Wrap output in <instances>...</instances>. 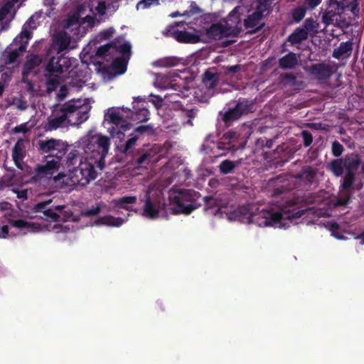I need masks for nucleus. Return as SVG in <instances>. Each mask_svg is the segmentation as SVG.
<instances>
[{"label":"nucleus","mask_w":364,"mask_h":364,"mask_svg":"<svg viewBox=\"0 0 364 364\" xmlns=\"http://www.w3.org/2000/svg\"><path fill=\"white\" fill-rule=\"evenodd\" d=\"M206 35L214 40H220L225 37H230L226 31L224 25L221 23H213L206 29Z\"/></svg>","instance_id":"nucleus-18"},{"label":"nucleus","mask_w":364,"mask_h":364,"mask_svg":"<svg viewBox=\"0 0 364 364\" xmlns=\"http://www.w3.org/2000/svg\"><path fill=\"white\" fill-rule=\"evenodd\" d=\"M176 85H173V87L164 95V99L170 103H179L181 98H184L186 95L181 90H178Z\"/></svg>","instance_id":"nucleus-26"},{"label":"nucleus","mask_w":364,"mask_h":364,"mask_svg":"<svg viewBox=\"0 0 364 364\" xmlns=\"http://www.w3.org/2000/svg\"><path fill=\"white\" fill-rule=\"evenodd\" d=\"M27 48L26 43H21L18 48H16L11 51L5 52L4 54V63L5 64H11L15 63L20 56V53L25 52Z\"/></svg>","instance_id":"nucleus-25"},{"label":"nucleus","mask_w":364,"mask_h":364,"mask_svg":"<svg viewBox=\"0 0 364 364\" xmlns=\"http://www.w3.org/2000/svg\"><path fill=\"white\" fill-rule=\"evenodd\" d=\"M343 159L346 172L356 173L361 165L360 156L355 153H350L346 154Z\"/></svg>","instance_id":"nucleus-17"},{"label":"nucleus","mask_w":364,"mask_h":364,"mask_svg":"<svg viewBox=\"0 0 364 364\" xmlns=\"http://www.w3.org/2000/svg\"><path fill=\"white\" fill-rule=\"evenodd\" d=\"M344 169L345 166L343 158L333 159L328 164V170L336 177L341 176L343 174Z\"/></svg>","instance_id":"nucleus-31"},{"label":"nucleus","mask_w":364,"mask_h":364,"mask_svg":"<svg viewBox=\"0 0 364 364\" xmlns=\"http://www.w3.org/2000/svg\"><path fill=\"white\" fill-rule=\"evenodd\" d=\"M327 7L322 15V22L328 26L337 21L338 17L345 11V4L337 0H326Z\"/></svg>","instance_id":"nucleus-10"},{"label":"nucleus","mask_w":364,"mask_h":364,"mask_svg":"<svg viewBox=\"0 0 364 364\" xmlns=\"http://www.w3.org/2000/svg\"><path fill=\"white\" fill-rule=\"evenodd\" d=\"M38 150L41 154H47L49 155L51 151H57L55 153V160L58 161V166L63 156L68 151V144H65L60 139H55L53 138L48 139L46 140H39L38 142Z\"/></svg>","instance_id":"nucleus-7"},{"label":"nucleus","mask_w":364,"mask_h":364,"mask_svg":"<svg viewBox=\"0 0 364 364\" xmlns=\"http://www.w3.org/2000/svg\"><path fill=\"white\" fill-rule=\"evenodd\" d=\"M85 151L86 149L84 150L83 149L80 148H73L70 151H68L66 161L68 166L76 167L75 165L77 164H79L80 161H82V159H85L84 154L86 153Z\"/></svg>","instance_id":"nucleus-22"},{"label":"nucleus","mask_w":364,"mask_h":364,"mask_svg":"<svg viewBox=\"0 0 364 364\" xmlns=\"http://www.w3.org/2000/svg\"><path fill=\"white\" fill-rule=\"evenodd\" d=\"M202 9L197 5V4L195 1H192L189 9L187 11H185L182 15L183 16H191L194 14H200L202 13Z\"/></svg>","instance_id":"nucleus-49"},{"label":"nucleus","mask_w":364,"mask_h":364,"mask_svg":"<svg viewBox=\"0 0 364 364\" xmlns=\"http://www.w3.org/2000/svg\"><path fill=\"white\" fill-rule=\"evenodd\" d=\"M144 211L145 215L149 218H156L159 215V210L154 205L149 193L146 194V201Z\"/></svg>","instance_id":"nucleus-32"},{"label":"nucleus","mask_w":364,"mask_h":364,"mask_svg":"<svg viewBox=\"0 0 364 364\" xmlns=\"http://www.w3.org/2000/svg\"><path fill=\"white\" fill-rule=\"evenodd\" d=\"M149 111L146 108H139L135 112L134 119L141 122H146L149 119Z\"/></svg>","instance_id":"nucleus-44"},{"label":"nucleus","mask_w":364,"mask_h":364,"mask_svg":"<svg viewBox=\"0 0 364 364\" xmlns=\"http://www.w3.org/2000/svg\"><path fill=\"white\" fill-rule=\"evenodd\" d=\"M105 119L112 125L109 130L113 136L120 137V134L124 135V132L130 129L132 127V124L114 109H109L105 115Z\"/></svg>","instance_id":"nucleus-8"},{"label":"nucleus","mask_w":364,"mask_h":364,"mask_svg":"<svg viewBox=\"0 0 364 364\" xmlns=\"http://www.w3.org/2000/svg\"><path fill=\"white\" fill-rule=\"evenodd\" d=\"M239 212L247 219L249 223L256 224L259 227L275 225L284 218L283 213L280 211L262 210L257 213H253L247 208L241 207L239 208Z\"/></svg>","instance_id":"nucleus-5"},{"label":"nucleus","mask_w":364,"mask_h":364,"mask_svg":"<svg viewBox=\"0 0 364 364\" xmlns=\"http://www.w3.org/2000/svg\"><path fill=\"white\" fill-rule=\"evenodd\" d=\"M298 65V58L296 53L289 52L279 60V66L282 69H293Z\"/></svg>","instance_id":"nucleus-23"},{"label":"nucleus","mask_w":364,"mask_h":364,"mask_svg":"<svg viewBox=\"0 0 364 364\" xmlns=\"http://www.w3.org/2000/svg\"><path fill=\"white\" fill-rule=\"evenodd\" d=\"M307 38L308 33L306 31L301 27H298L288 36L287 41H289L291 45H296L300 44Z\"/></svg>","instance_id":"nucleus-27"},{"label":"nucleus","mask_w":364,"mask_h":364,"mask_svg":"<svg viewBox=\"0 0 364 364\" xmlns=\"http://www.w3.org/2000/svg\"><path fill=\"white\" fill-rule=\"evenodd\" d=\"M200 194L193 189H173L168 191L169 205L163 204V209L171 215H189L198 208L201 203L198 202Z\"/></svg>","instance_id":"nucleus-2"},{"label":"nucleus","mask_w":364,"mask_h":364,"mask_svg":"<svg viewBox=\"0 0 364 364\" xmlns=\"http://www.w3.org/2000/svg\"><path fill=\"white\" fill-rule=\"evenodd\" d=\"M316 176V171L310 166H303L301 171L295 175L296 179L311 183Z\"/></svg>","instance_id":"nucleus-28"},{"label":"nucleus","mask_w":364,"mask_h":364,"mask_svg":"<svg viewBox=\"0 0 364 364\" xmlns=\"http://www.w3.org/2000/svg\"><path fill=\"white\" fill-rule=\"evenodd\" d=\"M136 201V196H123L114 200V206L116 208L129 210L128 205L134 203Z\"/></svg>","instance_id":"nucleus-36"},{"label":"nucleus","mask_w":364,"mask_h":364,"mask_svg":"<svg viewBox=\"0 0 364 364\" xmlns=\"http://www.w3.org/2000/svg\"><path fill=\"white\" fill-rule=\"evenodd\" d=\"M280 81L284 85H296V77L294 74L291 73H283L280 75Z\"/></svg>","instance_id":"nucleus-43"},{"label":"nucleus","mask_w":364,"mask_h":364,"mask_svg":"<svg viewBox=\"0 0 364 364\" xmlns=\"http://www.w3.org/2000/svg\"><path fill=\"white\" fill-rule=\"evenodd\" d=\"M184 21L174 22V23L168 25L162 32L166 37H172L179 43H196L199 42V36L189 33L186 31H178L176 27L180 25H184Z\"/></svg>","instance_id":"nucleus-9"},{"label":"nucleus","mask_w":364,"mask_h":364,"mask_svg":"<svg viewBox=\"0 0 364 364\" xmlns=\"http://www.w3.org/2000/svg\"><path fill=\"white\" fill-rule=\"evenodd\" d=\"M203 202L205 211H210V213L213 214H216L219 211L218 201L213 196H205L203 198Z\"/></svg>","instance_id":"nucleus-34"},{"label":"nucleus","mask_w":364,"mask_h":364,"mask_svg":"<svg viewBox=\"0 0 364 364\" xmlns=\"http://www.w3.org/2000/svg\"><path fill=\"white\" fill-rule=\"evenodd\" d=\"M344 150L343 146L338 141H334L331 146V152L333 156L339 157Z\"/></svg>","instance_id":"nucleus-47"},{"label":"nucleus","mask_w":364,"mask_h":364,"mask_svg":"<svg viewBox=\"0 0 364 364\" xmlns=\"http://www.w3.org/2000/svg\"><path fill=\"white\" fill-rule=\"evenodd\" d=\"M198 112V109L197 108H193L191 109H183V117L184 119L187 118V120L184 123L190 126H193V124L192 119L196 117Z\"/></svg>","instance_id":"nucleus-41"},{"label":"nucleus","mask_w":364,"mask_h":364,"mask_svg":"<svg viewBox=\"0 0 364 364\" xmlns=\"http://www.w3.org/2000/svg\"><path fill=\"white\" fill-rule=\"evenodd\" d=\"M158 63L160 66L170 68L176 65L177 60L174 58H166L160 60Z\"/></svg>","instance_id":"nucleus-53"},{"label":"nucleus","mask_w":364,"mask_h":364,"mask_svg":"<svg viewBox=\"0 0 364 364\" xmlns=\"http://www.w3.org/2000/svg\"><path fill=\"white\" fill-rule=\"evenodd\" d=\"M24 141L22 139H18L16 142L12 150V159L14 164L17 167H20L21 164L25 157L24 151Z\"/></svg>","instance_id":"nucleus-20"},{"label":"nucleus","mask_w":364,"mask_h":364,"mask_svg":"<svg viewBox=\"0 0 364 364\" xmlns=\"http://www.w3.org/2000/svg\"><path fill=\"white\" fill-rule=\"evenodd\" d=\"M291 188L287 187L285 184L282 185L281 186L276 187L273 191L274 196H279L281 194L284 193L287 191H289Z\"/></svg>","instance_id":"nucleus-60"},{"label":"nucleus","mask_w":364,"mask_h":364,"mask_svg":"<svg viewBox=\"0 0 364 364\" xmlns=\"http://www.w3.org/2000/svg\"><path fill=\"white\" fill-rule=\"evenodd\" d=\"M159 4V0H141L137 4V9L141 7L142 9H147L152 5Z\"/></svg>","instance_id":"nucleus-54"},{"label":"nucleus","mask_w":364,"mask_h":364,"mask_svg":"<svg viewBox=\"0 0 364 364\" xmlns=\"http://www.w3.org/2000/svg\"><path fill=\"white\" fill-rule=\"evenodd\" d=\"M100 221L102 222V224L109 226L119 227L124 223V220L120 217L115 218L112 215H109L101 218Z\"/></svg>","instance_id":"nucleus-37"},{"label":"nucleus","mask_w":364,"mask_h":364,"mask_svg":"<svg viewBox=\"0 0 364 364\" xmlns=\"http://www.w3.org/2000/svg\"><path fill=\"white\" fill-rule=\"evenodd\" d=\"M42 62V59L37 55L31 54L27 56L26 61L23 64V74L30 73L35 68L38 67Z\"/></svg>","instance_id":"nucleus-29"},{"label":"nucleus","mask_w":364,"mask_h":364,"mask_svg":"<svg viewBox=\"0 0 364 364\" xmlns=\"http://www.w3.org/2000/svg\"><path fill=\"white\" fill-rule=\"evenodd\" d=\"M133 134H137L138 136L139 134L152 136L155 134V130L151 124L141 125L134 129Z\"/></svg>","instance_id":"nucleus-38"},{"label":"nucleus","mask_w":364,"mask_h":364,"mask_svg":"<svg viewBox=\"0 0 364 364\" xmlns=\"http://www.w3.org/2000/svg\"><path fill=\"white\" fill-rule=\"evenodd\" d=\"M114 45H115V42H112L110 43L100 46L96 51L97 56L100 58H105L108 55L109 49L111 48H114Z\"/></svg>","instance_id":"nucleus-46"},{"label":"nucleus","mask_w":364,"mask_h":364,"mask_svg":"<svg viewBox=\"0 0 364 364\" xmlns=\"http://www.w3.org/2000/svg\"><path fill=\"white\" fill-rule=\"evenodd\" d=\"M220 80V74L213 73L210 70H206L203 76V82L208 90L214 89L218 86Z\"/></svg>","instance_id":"nucleus-24"},{"label":"nucleus","mask_w":364,"mask_h":364,"mask_svg":"<svg viewBox=\"0 0 364 364\" xmlns=\"http://www.w3.org/2000/svg\"><path fill=\"white\" fill-rule=\"evenodd\" d=\"M88 112H89L88 109H86L84 111H82V110L78 111V112H77L78 123L81 124V123L85 122L88 119V117H89Z\"/></svg>","instance_id":"nucleus-59"},{"label":"nucleus","mask_w":364,"mask_h":364,"mask_svg":"<svg viewBox=\"0 0 364 364\" xmlns=\"http://www.w3.org/2000/svg\"><path fill=\"white\" fill-rule=\"evenodd\" d=\"M269 0H259L255 11H259L262 17L264 18V16L269 14Z\"/></svg>","instance_id":"nucleus-42"},{"label":"nucleus","mask_w":364,"mask_h":364,"mask_svg":"<svg viewBox=\"0 0 364 364\" xmlns=\"http://www.w3.org/2000/svg\"><path fill=\"white\" fill-rule=\"evenodd\" d=\"M237 137L238 134L237 132L233 131H230L223 135V139L228 140V144L230 145V147L227 148L228 149H230L231 147L235 146L234 142L237 140Z\"/></svg>","instance_id":"nucleus-48"},{"label":"nucleus","mask_w":364,"mask_h":364,"mask_svg":"<svg viewBox=\"0 0 364 364\" xmlns=\"http://www.w3.org/2000/svg\"><path fill=\"white\" fill-rule=\"evenodd\" d=\"M101 209V205L98 204L96 207L92 206L91 208L85 210L83 214L87 217L95 216L100 213Z\"/></svg>","instance_id":"nucleus-57"},{"label":"nucleus","mask_w":364,"mask_h":364,"mask_svg":"<svg viewBox=\"0 0 364 364\" xmlns=\"http://www.w3.org/2000/svg\"><path fill=\"white\" fill-rule=\"evenodd\" d=\"M138 139L139 136L132 133L131 138L119 147L120 152L126 156H132V163L137 167H146L150 163L157 161L156 152L153 149H139L134 154L133 149Z\"/></svg>","instance_id":"nucleus-4"},{"label":"nucleus","mask_w":364,"mask_h":364,"mask_svg":"<svg viewBox=\"0 0 364 364\" xmlns=\"http://www.w3.org/2000/svg\"><path fill=\"white\" fill-rule=\"evenodd\" d=\"M303 28H304L306 32L309 33V32H316V23L315 21L312 18H308L305 20Z\"/></svg>","instance_id":"nucleus-50"},{"label":"nucleus","mask_w":364,"mask_h":364,"mask_svg":"<svg viewBox=\"0 0 364 364\" xmlns=\"http://www.w3.org/2000/svg\"><path fill=\"white\" fill-rule=\"evenodd\" d=\"M223 25L230 37H237L240 34L242 31V21L237 8L228 14Z\"/></svg>","instance_id":"nucleus-11"},{"label":"nucleus","mask_w":364,"mask_h":364,"mask_svg":"<svg viewBox=\"0 0 364 364\" xmlns=\"http://www.w3.org/2000/svg\"><path fill=\"white\" fill-rule=\"evenodd\" d=\"M303 139V144L305 147L309 146L313 142V136L308 130H303L301 133Z\"/></svg>","instance_id":"nucleus-51"},{"label":"nucleus","mask_w":364,"mask_h":364,"mask_svg":"<svg viewBox=\"0 0 364 364\" xmlns=\"http://www.w3.org/2000/svg\"><path fill=\"white\" fill-rule=\"evenodd\" d=\"M109 147L110 139L101 134L97 136L95 143L87 145L85 160L73 167V172L77 183L85 186L97 178L98 171H102L105 166V157Z\"/></svg>","instance_id":"nucleus-1"},{"label":"nucleus","mask_w":364,"mask_h":364,"mask_svg":"<svg viewBox=\"0 0 364 364\" xmlns=\"http://www.w3.org/2000/svg\"><path fill=\"white\" fill-rule=\"evenodd\" d=\"M240 164V161H232L228 159L224 160L219 165L220 172L223 174L231 173Z\"/></svg>","instance_id":"nucleus-33"},{"label":"nucleus","mask_w":364,"mask_h":364,"mask_svg":"<svg viewBox=\"0 0 364 364\" xmlns=\"http://www.w3.org/2000/svg\"><path fill=\"white\" fill-rule=\"evenodd\" d=\"M321 1L322 0H305V4L309 9H314L321 4Z\"/></svg>","instance_id":"nucleus-64"},{"label":"nucleus","mask_w":364,"mask_h":364,"mask_svg":"<svg viewBox=\"0 0 364 364\" xmlns=\"http://www.w3.org/2000/svg\"><path fill=\"white\" fill-rule=\"evenodd\" d=\"M60 215L61 216V221H67L73 217V213L70 209H64Z\"/></svg>","instance_id":"nucleus-62"},{"label":"nucleus","mask_w":364,"mask_h":364,"mask_svg":"<svg viewBox=\"0 0 364 364\" xmlns=\"http://www.w3.org/2000/svg\"><path fill=\"white\" fill-rule=\"evenodd\" d=\"M52 202V199L39 202L34 205L33 210L36 213H42L43 218L48 221L60 222L61 221L60 215L55 212L50 206Z\"/></svg>","instance_id":"nucleus-13"},{"label":"nucleus","mask_w":364,"mask_h":364,"mask_svg":"<svg viewBox=\"0 0 364 364\" xmlns=\"http://www.w3.org/2000/svg\"><path fill=\"white\" fill-rule=\"evenodd\" d=\"M68 62V60L63 57L62 53L57 54V56L50 58L46 67V71L50 75L55 73H62L64 72V66Z\"/></svg>","instance_id":"nucleus-14"},{"label":"nucleus","mask_w":364,"mask_h":364,"mask_svg":"<svg viewBox=\"0 0 364 364\" xmlns=\"http://www.w3.org/2000/svg\"><path fill=\"white\" fill-rule=\"evenodd\" d=\"M114 48L123 55V58H117L114 61V66L117 69L119 70V73H124L126 70L127 63L131 55V44L129 42H124L123 43L118 45V43L115 42Z\"/></svg>","instance_id":"nucleus-12"},{"label":"nucleus","mask_w":364,"mask_h":364,"mask_svg":"<svg viewBox=\"0 0 364 364\" xmlns=\"http://www.w3.org/2000/svg\"><path fill=\"white\" fill-rule=\"evenodd\" d=\"M58 169V161L55 159L48 160L45 164H37L28 183L41 191L49 189L59 178L54 176Z\"/></svg>","instance_id":"nucleus-3"},{"label":"nucleus","mask_w":364,"mask_h":364,"mask_svg":"<svg viewBox=\"0 0 364 364\" xmlns=\"http://www.w3.org/2000/svg\"><path fill=\"white\" fill-rule=\"evenodd\" d=\"M9 223L11 224V226L17 228L21 230L29 229V228H31V227H32L31 223H30L23 219H18V220H11L9 221Z\"/></svg>","instance_id":"nucleus-45"},{"label":"nucleus","mask_w":364,"mask_h":364,"mask_svg":"<svg viewBox=\"0 0 364 364\" xmlns=\"http://www.w3.org/2000/svg\"><path fill=\"white\" fill-rule=\"evenodd\" d=\"M71 38L65 31L58 33L54 39V45L58 47L57 54H60L67 50L70 44Z\"/></svg>","instance_id":"nucleus-19"},{"label":"nucleus","mask_w":364,"mask_h":364,"mask_svg":"<svg viewBox=\"0 0 364 364\" xmlns=\"http://www.w3.org/2000/svg\"><path fill=\"white\" fill-rule=\"evenodd\" d=\"M80 107L76 105L74 102L69 101L63 104L58 109L60 113L65 114L68 117V114L74 113L79 109Z\"/></svg>","instance_id":"nucleus-39"},{"label":"nucleus","mask_w":364,"mask_h":364,"mask_svg":"<svg viewBox=\"0 0 364 364\" xmlns=\"http://www.w3.org/2000/svg\"><path fill=\"white\" fill-rule=\"evenodd\" d=\"M306 13V8L304 6H299L294 9L291 13L294 21L296 23L300 22L305 16Z\"/></svg>","instance_id":"nucleus-40"},{"label":"nucleus","mask_w":364,"mask_h":364,"mask_svg":"<svg viewBox=\"0 0 364 364\" xmlns=\"http://www.w3.org/2000/svg\"><path fill=\"white\" fill-rule=\"evenodd\" d=\"M353 50V42L348 41L346 42H341L337 48L333 51V57L336 59H340L343 55H350Z\"/></svg>","instance_id":"nucleus-30"},{"label":"nucleus","mask_w":364,"mask_h":364,"mask_svg":"<svg viewBox=\"0 0 364 364\" xmlns=\"http://www.w3.org/2000/svg\"><path fill=\"white\" fill-rule=\"evenodd\" d=\"M350 193L346 192V196L338 198V204L340 205H346L350 202Z\"/></svg>","instance_id":"nucleus-61"},{"label":"nucleus","mask_w":364,"mask_h":364,"mask_svg":"<svg viewBox=\"0 0 364 364\" xmlns=\"http://www.w3.org/2000/svg\"><path fill=\"white\" fill-rule=\"evenodd\" d=\"M254 110V102L247 99H239L233 107H229L223 112H220L222 122L228 127Z\"/></svg>","instance_id":"nucleus-6"},{"label":"nucleus","mask_w":364,"mask_h":364,"mask_svg":"<svg viewBox=\"0 0 364 364\" xmlns=\"http://www.w3.org/2000/svg\"><path fill=\"white\" fill-rule=\"evenodd\" d=\"M114 32V30L113 28H109L108 29L104 30L100 33V38L103 40L109 39L112 36Z\"/></svg>","instance_id":"nucleus-58"},{"label":"nucleus","mask_w":364,"mask_h":364,"mask_svg":"<svg viewBox=\"0 0 364 364\" xmlns=\"http://www.w3.org/2000/svg\"><path fill=\"white\" fill-rule=\"evenodd\" d=\"M355 175L356 173H346L341 184V187L343 191L350 193V190L353 188L355 181Z\"/></svg>","instance_id":"nucleus-35"},{"label":"nucleus","mask_w":364,"mask_h":364,"mask_svg":"<svg viewBox=\"0 0 364 364\" xmlns=\"http://www.w3.org/2000/svg\"><path fill=\"white\" fill-rule=\"evenodd\" d=\"M346 9L350 11L354 15H357L360 11L357 0H353L349 4L345 5V10Z\"/></svg>","instance_id":"nucleus-55"},{"label":"nucleus","mask_w":364,"mask_h":364,"mask_svg":"<svg viewBox=\"0 0 364 364\" xmlns=\"http://www.w3.org/2000/svg\"><path fill=\"white\" fill-rule=\"evenodd\" d=\"M263 18L259 11H254L252 14L248 15L244 21V26L245 28H252L248 33L255 34L258 33L264 26V23H262L259 25L260 21Z\"/></svg>","instance_id":"nucleus-15"},{"label":"nucleus","mask_w":364,"mask_h":364,"mask_svg":"<svg viewBox=\"0 0 364 364\" xmlns=\"http://www.w3.org/2000/svg\"><path fill=\"white\" fill-rule=\"evenodd\" d=\"M46 84L48 85V91H54L60 84V81L58 77H50L47 80Z\"/></svg>","instance_id":"nucleus-52"},{"label":"nucleus","mask_w":364,"mask_h":364,"mask_svg":"<svg viewBox=\"0 0 364 364\" xmlns=\"http://www.w3.org/2000/svg\"><path fill=\"white\" fill-rule=\"evenodd\" d=\"M28 131V128L26 127V123H24V124H21L18 126H16L13 129H12V132L14 134H18V133H26Z\"/></svg>","instance_id":"nucleus-63"},{"label":"nucleus","mask_w":364,"mask_h":364,"mask_svg":"<svg viewBox=\"0 0 364 364\" xmlns=\"http://www.w3.org/2000/svg\"><path fill=\"white\" fill-rule=\"evenodd\" d=\"M310 73L317 80H323L330 77L332 70L328 65L321 63L313 64L311 66Z\"/></svg>","instance_id":"nucleus-16"},{"label":"nucleus","mask_w":364,"mask_h":364,"mask_svg":"<svg viewBox=\"0 0 364 364\" xmlns=\"http://www.w3.org/2000/svg\"><path fill=\"white\" fill-rule=\"evenodd\" d=\"M67 119L65 114L59 112L58 109L53 111V117L48 118V129L53 130L60 127Z\"/></svg>","instance_id":"nucleus-21"},{"label":"nucleus","mask_w":364,"mask_h":364,"mask_svg":"<svg viewBox=\"0 0 364 364\" xmlns=\"http://www.w3.org/2000/svg\"><path fill=\"white\" fill-rule=\"evenodd\" d=\"M224 73L228 74H232L236 73L237 72H240L242 69V65L240 64L235 65H228L226 67H223Z\"/></svg>","instance_id":"nucleus-56"}]
</instances>
